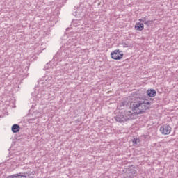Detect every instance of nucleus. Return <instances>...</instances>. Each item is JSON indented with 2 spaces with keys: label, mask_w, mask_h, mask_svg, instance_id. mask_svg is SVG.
I'll use <instances>...</instances> for the list:
<instances>
[{
  "label": "nucleus",
  "mask_w": 178,
  "mask_h": 178,
  "mask_svg": "<svg viewBox=\"0 0 178 178\" xmlns=\"http://www.w3.org/2000/svg\"><path fill=\"white\" fill-rule=\"evenodd\" d=\"M151 106V102L138 101L133 104L132 109L134 111V113L136 115H140L144 113Z\"/></svg>",
  "instance_id": "1"
},
{
  "label": "nucleus",
  "mask_w": 178,
  "mask_h": 178,
  "mask_svg": "<svg viewBox=\"0 0 178 178\" xmlns=\"http://www.w3.org/2000/svg\"><path fill=\"white\" fill-rule=\"evenodd\" d=\"M124 55L123 51L119 49L114 50L111 53V56L114 60H120V59L123 58Z\"/></svg>",
  "instance_id": "2"
},
{
  "label": "nucleus",
  "mask_w": 178,
  "mask_h": 178,
  "mask_svg": "<svg viewBox=\"0 0 178 178\" xmlns=\"http://www.w3.org/2000/svg\"><path fill=\"white\" fill-rule=\"evenodd\" d=\"M160 132L164 136H168L170 133L172 132V127L168 124L163 125L160 127Z\"/></svg>",
  "instance_id": "3"
},
{
  "label": "nucleus",
  "mask_w": 178,
  "mask_h": 178,
  "mask_svg": "<svg viewBox=\"0 0 178 178\" xmlns=\"http://www.w3.org/2000/svg\"><path fill=\"white\" fill-rule=\"evenodd\" d=\"M7 178H34L33 176L31 175V174L29 173H24V175H22V173L18 174H14L12 175H9L7 177Z\"/></svg>",
  "instance_id": "4"
},
{
  "label": "nucleus",
  "mask_w": 178,
  "mask_h": 178,
  "mask_svg": "<svg viewBox=\"0 0 178 178\" xmlns=\"http://www.w3.org/2000/svg\"><path fill=\"white\" fill-rule=\"evenodd\" d=\"M115 119L116 122H118V123H123L124 122H127L129 120V118L126 117V115L122 114H119L117 116L115 117Z\"/></svg>",
  "instance_id": "5"
},
{
  "label": "nucleus",
  "mask_w": 178,
  "mask_h": 178,
  "mask_svg": "<svg viewBox=\"0 0 178 178\" xmlns=\"http://www.w3.org/2000/svg\"><path fill=\"white\" fill-rule=\"evenodd\" d=\"M139 22L144 23V24H145V26H147V27H149V26H151V24H154V21L149 20L148 17H143L139 19Z\"/></svg>",
  "instance_id": "6"
},
{
  "label": "nucleus",
  "mask_w": 178,
  "mask_h": 178,
  "mask_svg": "<svg viewBox=\"0 0 178 178\" xmlns=\"http://www.w3.org/2000/svg\"><path fill=\"white\" fill-rule=\"evenodd\" d=\"M135 28L138 31H143L144 30V24L140 22H137L135 25Z\"/></svg>",
  "instance_id": "7"
},
{
  "label": "nucleus",
  "mask_w": 178,
  "mask_h": 178,
  "mask_svg": "<svg viewBox=\"0 0 178 178\" xmlns=\"http://www.w3.org/2000/svg\"><path fill=\"white\" fill-rule=\"evenodd\" d=\"M11 130L13 133H19V131H20V126L15 124L12 126Z\"/></svg>",
  "instance_id": "8"
},
{
  "label": "nucleus",
  "mask_w": 178,
  "mask_h": 178,
  "mask_svg": "<svg viewBox=\"0 0 178 178\" xmlns=\"http://www.w3.org/2000/svg\"><path fill=\"white\" fill-rule=\"evenodd\" d=\"M147 95H148V97H155V95H156V91L154 89L147 90Z\"/></svg>",
  "instance_id": "9"
},
{
  "label": "nucleus",
  "mask_w": 178,
  "mask_h": 178,
  "mask_svg": "<svg viewBox=\"0 0 178 178\" xmlns=\"http://www.w3.org/2000/svg\"><path fill=\"white\" fill-rule=\"evenodd\" d=\"M122 45L123 48H129V44H127V43L124 42L122 44Z\"/></svg>",
  "instance_id": "10"
},
{
  "label": "nucleus",
  "mask_w": 178,
  "mask_h": 178,
  "mask_svg": "<svg viewBox=\"0 0 178 178\" xmlns=\"http://www.w3.org/2000/svg\"><path fill=\"white\" fill-rule=\"evenodd\" d=\"M34 120H35V118H31L28 120L29 123H33V122H34Z\"/></svg>",
  "instance_id": "11"
},
{
  "label": "nucleus",
  "mask_w": 178,
  "mask_h": 178,
  "mask_svg": "<svg viewBox=\"0 0 178 178\" xmlns=\"http://www.w3.org/2000/svg\"><path fill=\"white\" fill-rule=\"evenodd\" d=\"M132 143H133L134 144H137V138H134Z\"/></svg>",
  "instance_id": "12"
}]
</instances>
